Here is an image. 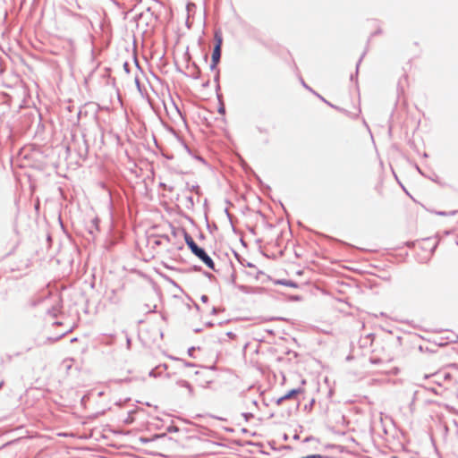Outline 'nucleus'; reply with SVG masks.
Masks as SVG:
<instances>
[{
	"label": "nucleus",
	"mask_w": 458,
	"mask_h": 458,
	"mask_svg": "<svg viewBox=\"0 0 458 458\" xmlns=\"http://www.w3.org/2000/svg\"><path fill=\"white\" fill-rule=\"evenodd\" d=\"M185 242L189 248L191 250V251L210 269H215V264L211 258L202 250L199 248L195 242L193 241L192 237L189 235L187 233L182 232Z\"/></svg>",
	"instance_id": "nucleus-1"
},
{
	"label": "nucleus",
	"mask_w": 458,
	"mask_h": 458,
	"mask_svg": "<svg viewBox=\"0 0 458 458\" xmlns=\"http://www.w3.org/2000/svg\"><path fill=\"white\" fill-rule=\"evenodd\" d=\"M300 393H301V389H292L291 391L286 393L284 395L280 397L278 399L277 403H281L283 401L293 399V398L296 397V395L299 394Z\"/></svg>",
	"instance_id": "nucleus-2"
},
{
	"label": "nucleus",
	"mask_w": 458,
	"mask_h": 458,
	"mask_svg": "<svg viewBox=\"0 0 458 458\" xmlns=\"http://www.w3.org/2000/svg\"><path fill=\"white\" fill-rule=\"evenodd\" d=\"M221 56V47L219 46H215L212 53V67H215L220 60Z\"/></svg>",
	"instance_id": "nucleus-3"
},
{
	"label": "nucleus",
	"mask_w": 458,
	"mask_h": 458,
	"mask_svg": "<svg viewBox=\"0 0 458 458\" xmlns=\"http://www.w3.org/2000/svg\"><path fill=\"white\" fill-rule=\"evenodd\" d=\"M166 437V436H165V434H162V435H155V436H154L152 438H150V439H149V438H147V437H140V441L141 443H148V442H150V441H152V440H154V439L161 438V437Z\"/></svg>",
	"instance_id": "nucleus-4"
},
{
	"label": "nucleus",
	"mask_w": 458,
	"mask_h": 458,
	"mask_svg": "<svg viewBox=\"0 0 458 458\" xmlns=\"http://www.w3.org/2000/svg\"><path fill=\"white\" fill-rule=\"evenodd\" d=\"M215 39H216V46H219V47H222V41H223L221 34L218 33V32H216L215 33Z\"/></svg>",
	"instance_id": "nucleus-5"
},
{
	"label": "nucleus",
	"mask_w": 458,
	"mask_h": 458,
	"mask_svg": "<svg viewBox=\"0 0 458 458\" xmlns=\"http://www.w3.org/2000/svg\"><path fill=\"white\" fill-rule=\"evenodd\" d=\"M282 284L287 285V286H294V284L291 282H279Z\"/></svg>",
	"instance_id": "nucleus-6"
},
{
	"label": "nucleus",
	"mask_w": 458,
	"mask_h": 458,
	"mask_svg": "<svg viewBox=\"0 0 458 458\" xmlns=\"http://www.w3.org/2000/svg\"><path fill=\"white\" fill-rule=\"evenodd\" d=\"M219 112H220V113H224V112H225L224 107L220 108V109H219Z\"/></svg>",
	"instance_id": "nucleus-7"
}]
</instances>
